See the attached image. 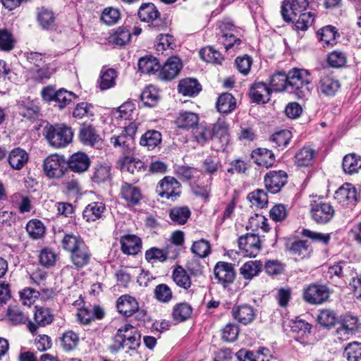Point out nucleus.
<instances>
[{"label":"nucleus","instance_id":"nucleus-1","mask_svg":"<svg viewBox=\"0 0 361 361\" xmlns=\"http://www.w3.org/2000/svg\"><path fill=\"white\" fill-rule=\"evenodd\" d=\"M62 246L71 253V261L77 268H82L90 263L92 253L80 235L66 234Z\"/></svg>","mask_w":361,"mask_h":361},{"label":"nucleus","instance_id":"nucleus-2","mask_svg":"<svg viewBox=\"0 0 361 361\" xmlns=\"http://www.w3.org/2000/svg\"><path fill=\"white\" fill-rule=\"evenodd\" d=\"M289 93L299 99H306L311 94L312 86L309 72L304 69L293 68L287 73Z\"/></svg>","mask_w":361,"mask_h":361},{"label":"nucleus","instance_id":"nucleus-3","mask_svg":"<svg viewBox=\"0 0 361 361\" xmlns=\"http://www.w3.org/2000/svg\"><path fill=\"white\" fill-rule=\"evenodd\" d=\"M43 135L50 146L63 148L72 142L73 132L64 124H48L43 129Z\"/></svg>","mask_w":361,"mask_h":361},{"label":"nucleus","instance_id":"nucleus-4","mask_svg":"<svg viewBox=\"0 0 361 361\" xmlns=\"http://www.w3.org/2000/svg\"><path fill=\"white\" fill-rule=\"evenodd\" d=\"M219 32L217 34V42L222 44L228 51L238 48L241 43L240 29L234 25L232 21L224 20L219 23Z\"/></svg>","mask_w":361,"mask_h":361},{"label":"nucleus","instance_id":"nucleus-5","mask_svg":"<svg viewBox=\"0 0 361 361\" xmlns=\"http://www.w3.org/2000/svg\"><path fill=\"white\" fill-rule=\"evenodd\" d=\"M137 15L142 21L148 23V26L152 30L161 31L166 27L165 21L160 18V13L152 3L143 4Z\"/></svg>","mask_w":361,"mask_h":361},{"label":"nucleus","instance_id":"nucleus-6","mask_svg":"<svg viewBox=\"0 0 361 361\" xmlns=\"http://www.w3.org/2000/svg\"><path fill=\"white\" fill-rule=\"evenodd\" d=\"M312 219L319 224L329 222L335 214L334 207L327 202L319 198L312 200L310 204Z\"/></svg>","mask_w":361,"mask_h":361},{"label":"nucleus","instance_id":"nucleus-7","mask_svg":"<svg viewBox=\"0 0 361 361\" xmlns=\"http://www.w3.org/2000/svg\"><path fill=\"white\" fill-rule=\"evenodd\" d=\"M43 169L49 178H59L67 171V163L63 157L51 154L44 159Z\"/></svg>","mask_w":361,"mask_h":361},{"label":"nucleus","instance_id":"nucleus-8","mask_svg":"<svg viewBox=\"0 0 361 361\" xmlns=\"http://www.w3.org/2000/svg\"><path fill=\"white\" fill-rule=\"evenodd\" d=\"M180 183L173 177L165 176L157 184L156 192L167 200L174 201L180 195Z\"/></svg>","mask_w":361,"mask_h":361},{"label":"nucleus","instance_id":"nucleus-9","mask_svg":"<svg viewBox=\"0 0 361 361\" xmlns=\"http://www.w3.org/2000/svg\"><path fill=\"white\" fill-rule=\"evenodd\" d=\"M330 294L331 290L327 286L312 283L305 289L303 298L309 304L319 305L326 302Z\"/></svg>","mask_w":361,"mask_h":361},{"label":"nucleus","instance_id":"nucleus-10","mask_svg":"<svg viewBox=\"0 0 361 361\" xmlns=\"http://www.w3.org/2000/svg\"><path fill=\"white\" fill-rule=\"evenodd\" d=\"M35 308L34 322L29 321L27 324V329L32 334L37 333L38 328L44 327L54 321V315L49 308L39 306Z\"/></svg>","mask_w":361,"mask_h":361},{"label":"nucleus","instance_id":"nucleus-11","mask_svg":"<svg viewBox=\"0 0 361 361\" xmlns=\"http://www.w3.org/2000/svg\"><path fill=\"white\" fill-rule=\"evenodd\" d=\"M238 247L245 257H255L261 250L258 234L247 233L238 238Z\"/></svg>","mask_w":361,"mask_h":361},{"label":"nucleus","instance_id":"nucleus-12","mask_svg":"<svg viewBox=\"0 0 361 361\" xmlns=\"http://www.w3.org/2000/svg\"><path fill=\"white\" fill-rule=\"evenodd\" d=\"M214 274L218 283L224 288L233 283L235 278L233 264L226 262H217L214 269Z\"/></svg>","mask_w":361,"mask_h":361},{"label":"nucleus","instance_id":"nucleus-13","mask_svg":"<svg viewBox=\"0 0 361 361\" xmlns=\"http://www.w3.org/2000/svg\"><path fill=\"white\" fill-rule=\"evenodd\" d=\"M288 181V175L283 170L269 171L264 177V182L268 192L275 194L281 191Z\"/></svg>","mask_w":361,"mask_h":361},{"label":"nucleus","instance_id":"nucleus-14","mask_svg":"<svg viewBox=\"0 0 361 361\" xmlns=\"http://www.w3.org/2000/svg\"><path fill=\"white\" fill-rule=\"evenodd\" d=\"M308 0H293L292 2L283 1L281 6V16L286 22L294 21L296 16L307 8Z\"/></svg>","mask_w":361,"mask_h":361},{"label":"nucleus","instance_id":"nucleus-15","mask_svg":"<svg viewBox=\"0 0 361 361\" xmlns=\"http://www.w3.org/2000/svg\"><path fill=\"white\" fill-rule=\"evenodd\" d=\"M334 198L343 206H354L357 201V189L352 183H345L336 191Z\"/></svg>","mask_w":361,"mask_h":361},{"label":"nucleus","instance_id":"nucleus-16","mask_svg":"<svg viewBox=\"0 0 361 361\" xmlns=\"http://www.w3.org/2000/svg\"><path fill=\"white\" fill-rule=\"evenodd\" d=\"M135 332V327L130 324H126L117 330L114 336V343L109 349L112 353H116L126 348V343Z\"/></svg>","mask_w":361,"mask_h":361},{"label":"nucleus","instance_id":"nucleus-17","mask_svg":"<svg viewBox=\"0 0 361 361\" xmlns=\"http://www.w3.org/2000/svg\"><path fill=\"white\" fill-rule=\"evenodd\" d=\"M338 323L340 326L337 328L336 332L339 339L348 338L358 329V318L350 314L341 316Z\"/></svg>","mask_w":361,"mask_h":361},{"label":"nucleus","instance_id":"nucleus-18","mask_svg":"<svg viewBox=\"0 0 361 361\" xmlns=\"http://www.w3.org/2000/svg\"><path fill=\"white\" fill-rule=\"evenodd\" d=\"M233 318L238 322L247 325L252 322L256 316V310L250 305L236 304L231 310Z\"/></svg>","mask_w":361,"mask_h":361},{"label":"nucleus","instance_id":"nucleus-19","mask_svg":"<svg viewBox=\"0 0 361 361\" xmlns=\"http://www.w3.org/2000/svg\"><path fill=\"white\" fill-rule=\"evenodd\" d=\"M272 90L262 82H254L249 89V97L252 102L266 104L270 99Z\"/></svg>","mask_w":361,"mask_h":361},{"label":"nucleus","instance_id":"nucleus-20","mask_svg":"<svg viewBox=\"0 0 361 361\" xmlns=\"http://www.w3.org/2000/svg\"><path fill=\"white\" fill-rule=\"evenodd\" d=\"M182 66L181 61L178 57H170L159 69V78L163 80H171L178 75Z\"/></svg>","mask_w":361,"mask_h":361},{"label":"nucleus","instance_id":"nucleus-21","mask_svg":"<svg viewBox=\"0 0 361 361\" xmlns=\"http://www.w3.org/2000/svg\"><path fill=\"white\" fill-rule=\"evenodd\" d=\"M67 169H70L71 171L75 173H82L86 171L90 166V159L87 154L84 152H76L73 154L68 161Z\"/></svg>","mask_w":361,"mask_h":361},{"label":"nucleus","instance_id":"nucleus-22","mask_svg":"<svg viewBox=\"0 0 361 361\" xmlns=\"http://www.w3.org/2000/svg\"><path fill=\"white\" fill-rule=\"evenodd\" d=\"M341 88L338 79L331 75H323L320 77L318 91L326 97H334Z\"/></svg>","mask_w":361,"mask_h":361},{"label":"nucleus","instance_id":"nucleus-23","mask_svg":"<svg viewBox=\"0 0 361 361\" xmlns=\"http://www.w3.org/2000/svg\"><path fill=\"white\" fill-rule=\"evenodd\" d=\"M116 307L119 313L125 317H130L139 310L137 301L128 295H121L118 298Z\"/></svg>","mask_w":361,"mask_h":361},{"label":"nucleus","instance_id":"nucleus-24","mask_svg":"<svg viewBox=\"0 0 361 361\" xmlns=\"http://www.w3.org/2000/svg\"><path fill=\"white\" fill-rule=\"evenodd\" d=\"M317 152L309 145L300 149L295 154V163L300 167H307L313 164Z\"/></svg>","mask_w":361,"mask_h":361},{"label":"nucleus","instance_id":"nucleus-25","mask_svg":"<svg viewBox=\"0 0 361 361\" xmlns=\"http://www.w3.org/2000/svg\"><path fill=\"white\" fill-rule=\"evenodd\" d=\"M121 250L126 255H136L142 247V240L135 235H126L120 240Z\"/></svg>","mask_w":361,"mask_h":361},{"label":"nucleus","instance_id":"nucleus-26","mask_svg":"<svg viewBox=\"0 0 361 361\" xmlns=\"http://www.w3.org/2000/svg\"><path fill=\"white\" fill-rule=\"evenodd\" d=\"M29 155L25 150L20 147L14 148L8 154V161L15 170H20L27 163Z\"/></svg>","mask_w":361,"mask_h":361},{"label":"nucleus","instance_id":"nucleus-27","mask_svg":"<svg viewBox=\"0 0 361 361\" xmlns=\"http://www.w3.org/2000/svg\"><path fill=\"white\" fill-rule=\"evenodd\" d=\"M120 194L123 199L133 205L137 204L142 199L140 188L127 182L123 183Z\"/></svg>","mask_w":361,"mask_h":361},{"label":"nucleus","instance_id":"nucleus-28","mask_svg":"<svg viewBox=\"0 0 361 361\" xmlns=\"http://www.w3.org/2000/svg\"><path fill=\"white\" fill-rule=\"evenodd\" d=\"M105 211L106 207L104 204L94 202L86 206L82 212V216L87 222L95 221L102 218Z\"/></svg>","mask_w":361,"mask_h":361},{"label":"nucleus","instance_id":"nucleus-29","mask_svg":"<svg viewBox=\"0 0 361 361\" xmlns=\"http://www.w3.org/2000/svg\"><path fill=\"white\" fill-rule=\"evenodd\" d=\"M56 72L51 63H46L40 67H32L30 69L31 78L37 82L44 83Z\"/></svg>","mask_w":361,"mask_h":361},{"label":"nucleus","instance_id":"nucleus-30","mask_svg":"<svg viewBox=\"0 0 361 361\" xmlns=\"http://www.w3.org/2000/svg\"><path fill=\"white\" fill-rule=\"evenodd\" d=\"M216 106L219 113L228 114L236 108V99L231 93H222L218 97Z\"/></svg>","mask_w":361,"mask_h":361},{"label":"nucleus","instance_id":"nucleus-31","mask_svg":"<svg viewBox=\"0 0 361 361\" xmlns=\"http://www.w3.org/2000/svg\"><path fill=\"white\" fill-rule=\"evenodd\" d=\"M287 249L291 255L299 257L302 259L309 257L312 250L307 240H295L289 244H287Z\"/></svg>","mask_w":361,"mask_h":361},{"label":"nucleus","instance_id":"nucleus-32","mask_svg":"<svg viewBox=\"0 0 361 361\" xmlns=\"http://www.w3.org/2000/svg\"><path fill=\"white\" fill-rule=\"evenodd\" d=\"M80 141L87 145L93 146L101 140L100 135L95 128L90 125L83 124L79 133Z\"/></svg>","mask_w":361,"mask_h":361},{"label":"nucleus","instance_id":"nucleus-33","mask_svg":"<svg viewBox=\"0 0 361 361\" xmlns=\"http://www.w3.org/2000/svg\"><path fill=\"white\" fill-rule=\"evenodd\" d=\"M178 92L184 96L194 97L201 91V85L196 79L186 78L178 84Z\"/></svg>","mask_w":361,"mask_h":361},{"label":"nucleus","instance_id":"nucleus-34","mask_svg":"<svg viewBox=\"0 0 361 361\" xmlns=\"http://www.w3.org/2000/svg\"><path fill=\"white\" fill-rule=\"evenodd\" d=\"M252 158H256L255 162L267 168L271 166L275 161V155L271 150L267 148H258L252 152Z\"/></svg>","mask_w":361,"mask_h":361},{"label":"nucleus","instance_id":"nucleus-35","mask_svg":"<svg viewBox=\"0 0 361 361\" xmlns=\"http://www.w3.org/2000/svg\"><path fill=\"white\" fill-rule=\"evenodd\" d=\"M172 279L178 286L185 290H188L191 287L192 281L188 271L180 265L173 270Z\"/></svg>","mask_w":361,"mask_h":361},{"label":"nucleus","instance_id":"nucleus-36","mask_svg":"<svg viewBox=\"0 0 361 361\" xmlns=\"http://www.w3.org/2000/svg\"><path fill=\"white\" fill-rule=\"evenodd\" d=\"M340 35L337 29L333 25H326L317 31V37L319 41L324 42L326 45H334L336 44V39Z\"/></svg>","mask_w":361,"mask_h":361},{"label":"nucleus","instance_id":"nucleus-37","mask_svg":"<svg viewBox=\"0 0 361 361\" xmlns=\"http://www.w3.org/2000/svg\"><path fill=\"white\" fill-rule=\"evenodd\" d=\"M342 166L345 173H357L361 169V157L354 153L345 155L343 159Z\"/></svg>","mask_w":361,"mask_h":361},{"label":"nucleus","instance_id":"nucleus-38","mask_svg":"<svg viewBox=\"0 0 361 361\" xmlns=\"http://www.w3.org/2000/svg\"><path fill=\"white\" fill-rule=\"evenodd\" d=\"M161 68L159 60L152 56L140 59L138 61L139 71L142 73L152 74L158 71Z\"/></svg>","mask_w":361,"mask_h":361},{"label":"nucleus","instance_id":"nucleus-39","mask_svg":"<svg viewBox=\"0 0 361 361\" xmlns=\"http://www.w3.org/2000/svg\"><path fill=\"white\" fill-rule=\"evenodd\" d=\"M117 77L116 71L113 68L102 69L98 80L99 87L101 90H106L113 87L116 84Z\"/></svg>","mask_w":361,"mask_h":361},{"label":"nucleus","instance_id":"nucleus-40","mask_svg":"<svg viewBox=\"0 0 361 361\" xmlns=\"http://www.w3.org/2000/svg\"><path fill=\"white\" fill-rule=\"evenodd\" d=\"M292 138V133L288 130H281L272 134L269 137V141L275 148L283 149L288 144Z\"/></svg>","mask_w":361,"mask_h":361},{"label":"nucleus","instance_id":"nucleus-41","mask_svg":"<svg viewBox=\"0 0 361 361\" xmlns=\"http://www.w3.org/2000/svg\"><path fill=\"white\" fill-rule=\"evenodd\" d=\"M121 169L123 172H128L132 174L138 173L144 168V162L140 159L125 157L121 161Z\"/></svg>","mask_w":361,"mask_h":361},{"label":"nucleus","instance_id":"nucleus-42","mask_svg":"<svg viewBox=\"0 0 361 361\" xmlns=\"http://www.w3.org/2000/svg\"><path fill=\"white\" fill-rule=\"evenodd\" d=\"M262 268V263L260 261H250L241 267L240 272L245 279L250 280L259 274Z\"/></svg>","mask_w":361,"mask_h":361},{"label":"nucleus","instance_id":"nucleus-43","mask_svg":"<svg viewBox=\"0 0 361 361\" xmlns=\"http://www.w3.org/2000/svg\"><path fill=\"white\" fill-rule=\"evenodd\" d=\"M192 312V307L187 302H180L176 304L172 312L173 319L178 322H181L187 320L190 317Z\"/></svg>","mask_w":361,"mask_h":361},{"label":"nucleus","instance_id":"nucleus-44","mask_svg":"<svg viewBox=\"0 0 361 361\" xmlns=\"http://www.w3.org/2000/svg\"><path fill=\"white\" fill-rule=\"evenodd\" d=\"M191 212L188 207H176L172 208L169 212L171 220L177 225L185 224Z\"/></svg>","mask_w":361,"mask_h":361},{"label":"nucleus","instance_id":"nucleus-45","mask_svg":"<svg viewBox=\"0 0 361 361\" xmlns=\"http://www.w3.org/2000/svg\"><path fill=\"white\" fill-rule=\"evenodd\" d=\"M199 117L197 114L190 111H181L176 119V123L180 128H190L197 126Z\"/></svg>","mask_w":361,"mask_h":361},{"label":"nucleus","instance_id":"nucleus-46","mask_svg":"<svg viewBox=\"0 0 361 361\" xmlns=\"http://www.w3.org/2000/svg\"><path fill=\"white\" fill-rule=\"evenodd\" d=\"M161 141V133L155 130H148L143 134L140 140L142 146L147 147L148 149H154Z\"/></svg>","mask_w":361,"mask_h":361},{"label":"nucleus","instance_id":"nucleus-47","mask_svg":"<svg viewBox=\"0 0 361 361\" xmlns=\"http://www.w3.org/2000/svg\"><path fill=\"white\" fill-rule=\"evenodd\" d=\"M60 341L63 350L66 352H70L78 346L80 338L76 333L70 330L63 334L62 336L60 338Z\"/></svg>","mask_w":361,"mask_h":361},{"label":"nucleus","instance_id":"nucleus-48","mask_svg":"<svg viewBox=\"0 0 361 361\" xmlns=\"http://www.w3.org/2000/svg\"><path fill=\"white\" fill-rule=\"evenodd\" d=\"M338 320L336 313L329 309H324L319 311L317 316L318 323L323 327L330 329L334 326Z\"/></svg>","mask_w":361,"mask_h":361},{"label":"nucleus","instance_id":"nucleus-49","mask_svg":"<svg viewBox=\"0 0 361 361\" xmlns=\"http://www.w3.org/2000/svg\"><path fill=\"white\" fill-rule=\"evenodd\" d=\"M200 56L202 59L214 64H221L224 60V56L212 47H207L200 51Z\"/></svg>","mask_w":361,"mask_h":361},{"label":"nucleus","instance_id":"nucleus-50","mask_svg":"<svg viewBox=\"0 0 361 361\" xmlns=\"http://www.w3.org/2000/svg\"><path fill=\"white\" fill-rule=\"evenodd\" d=\"M131 35L130 30L126 27H120L109 37V43L122 47L129 42Z\"/></svg>","mask_w":361,"mask_h":361},{"label":"nucleus","instance_id":"nucleus-51","mask_svg":"<svg viewBox=\"0 0 361 361\" xmlns=\"http://www.w3.org/2000/svg\"><path fill=\"white\" fill-rule=\"evenodd\" d=\"M270 85L271 86V89L272 91L282 92L286 90L289 92V89L288 88L287 74L284 72L274 74L271 78Z\"/></svg>","mask_w":361,"mask_h":361},{"label":"nucleus","instance_id":"nucleus-52","mask_svg":"<svg viewBox=\"0 0 361 361\" xmlns=\"http://www.w3.org/2000/svg\"><path fill=\"white\" fill-rule=\"evenodd\" d=\"M343 357L348 361H361V343L354 341L344 348Z\"/></svg>","mask_w":361,"mask_h":361},{"label":"nucleus","instance_id":"nucleus-53","mask_svg":"<svg viewBox=\"0 0 361 361\" xmlns=\"http://www.w3.org/2000/svg\"><path fill=\"white\" fill-rule=\"evenodd\" d=\"M120 18V11L114 7L105 8L100 17L101 20L107 25H113L117 23Z\"/></svg>","mask_w":361,"mask_h":361},{"label":"nucleus","instance_id":"nucleus-54","mask_svg":"<svg viewBox=\"0 0 361 361\" xmlns=\"http://www.w3.org/2000/svg\"><path fill=\"white\" fill-rule=\"evenodd\" d=\"M16 40L8 30L4 28L0 31V50L10 51L13 49Z\"/></svg>","mask_w":361,"mask_h":361},{"label":"nucleus","instance_id":"nucleus-55","mask_svg":"<svg viewBox=\"0 0 361 361\" xmlns=\"http://www.w3.org/2000/svg\"><path fill=\"white\" fill-rule=\"evenodd\" d=\"M110 167L106 165L96 166L91 176L92 180L98 184L105 182L110 177Z\"/></svg>","mask_w":361,"mask_h":361},{"label":"nucleus","instance_id":"nucleus-56","mask_svg":"<svg viewBox=\"0 0 361 361\" xmlns=\"http://www.w3.org/2000/svg\"><path fill=\"white\" fill-rule=\"evenodd\" d=\"M37 20L42 28L49 29L53 25L55 17L52 11L42 7L38 11Z\"/></svg>","mask_w":361,"mask_h":361},{"label":"nucleus","instance_id":"nucleus-57","mask_svg":"<svg viewBox=\"0 0 361 361\" xmlns=\"http://www.w3.org/2000/svg\"><path fill=\"white\" fill-rule=\"evenodd\" d=\"M212 140H219L221 142H228V128L224 122H218L210 126Z\"/></svg>","mask_w":361,"mask_h":361},{"label":"nucleus","instance_id":"nucleus-58","mask_svg":"<svg viewBox=\"0 0 361 361\" xmlns=\"http://www.w3.org/2000/svg\"><path fill=\"white\" fill-rule=\"evenodd\" d=\"M26 230L33 239L40 238L45 233L43 223L37 219L29 221L26 226Z\"/></svg>","mask_w":361,"mask_h":361},{"label":"nucleus","instance_id":"nucleus-59","mask_svg":"<svg viewBox=\"0 0 361 361\" xmlns=\"http://www.w3.org/2000/svg\"><path fill=\"white\" fill-rule=\"evenodd\" d=\"M155 47L157 51H161L163 54L164 51H167L168 49L171 51L176 47V44L172 35L161 34L157 37V42Z\"/></svg>","mask_w":361,"mask_h":361},{"label":"nucleus","instance_id":"nucleus-60","mask_svg":"<svg viewBox=\"0 0 361 361\" xmlns=\"http://www.w3.org/2000/svg\"><path fill=\"white\" fill-rule=\"evenodd\" d=\"M247 199L257 207L263 208L268 203V196L264 190L257 189L247 195Z\"/></svg>","mask_w":361,"mask_h":361},{"label":"nucleus","instance_id":"nucleus-61","mask_svg":"<svg viewBox=\"0 0 361 361\" xmlns=\"http://www.w3.org/2000/svg\"><path fill=\"white\" fill-rule=\"evenodd\" d=\"M111 143L116 147H120L124 152L130 151L134 145L133 141L123 132L119 135L111 137Z\"/></svg>","mask_w":361,"mask_h":361},{"label":"nucleus","instance_id":"nucleus-62","mask_svg":"<svg viewBox=\"0 0 361 361\" xmlns=\"http://www.w3.org/2000/svg\"><path fill=\"white\" fill-rule=\"evenodd\" d=\"M314 19V14L312 12L303 13L299 15L297 20H294V30L298 31H305L312 23Z\"/></svg>","mask_w":361,"mask_h":361},{"label":"nucleus","instance_id":"nucleus-63","mask_svg":"<svg viewBox=\"0 0 361 361\" xmlns=\"http://www.w3.org/2000/svg\"><path fill=\"white\" fill-rule=\"evenodd\" d=\"M6 317L13 325L25 324L27 321L26 315L17 307H10L7 310Z\"/></svg>","mask_w":361,"mask_h":361},{"label":"nucleus","instance_id":"nucleus-64","mask_svg":"<svg viewBox=\"0 0 361 361\" xmlns=\"http://www.w3.org/2000/svg\"><path fill=\"white\" fill-rule=\"evenodd\" d=\"M211 247L209 241L204 239L193 243L191 252L199 257L204 258L210 253Z\"/></svg>","mask_w":361,"mask_h":361}]
</instances>
